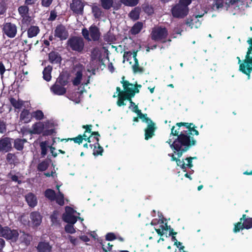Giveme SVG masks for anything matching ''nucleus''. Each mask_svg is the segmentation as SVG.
<instances>
[{
	"mask_svg": "<svg viewBox=\"0 0 252 252\" xmlns=\"http://www.w3.org/2000/svg\"><path fill=\"white\" fill-rule=\"evenodd\" d=\"M121 83L123 84L124 91H121L119 87L117 88L116 93H118V96L117 104L119 106H125L126 105V103H125V100H128L130 101L129 108L133 112L136 113L137 116L142 122L147 123L148 125L147 127L145 130V139L148 140L154 135V132L156 128L155 124L147 117L146 114H143L141 110L138 109L137 105L131 100V98L134 97L135 93H139V89L141 88V85H136L134 86L128 81H125L124 77L122 78Z\"/></svg>",
	"mask_w": 252,
	"mask_h": 252,
	"instance_id": "obj_1",
	"label": "nucleus"
},
{
	"mask_svg": "<svg viewBox=\"0 0 252 252\" xmlns=\"http://www.w3.org/2000/svg\"><path fill=\"white\" fill-rule=\"evenodd\" d=\"M191 125L192 123H178L171 128V133L166 143L175 154L177 153L178 157H181L184 152L196 144L195 140L187 135L186 130L181 128L182 126L191 127Z\"/></svg>",
	"mask_w": 252,
	"mask_h": 252,
	"instance_id": "obj_2",
	"label": "nucleus"
},
{
	"mask_svg": "<svg viewBox=\"0 0 252 252\" xmlns=\"http://www.w3.org/2000/svg\"><path fill=\"white\" fill-rule=\"evenodd\" d=\"M251 30L252 31V27H251ZM248 42L251 46L244 62L241 63L240 58L237 57V58L238 60V63L240 64L239 70L247 75L249 79L250 78V73L252 71V38L249 39Z\"/></svg>",
	"mask_w": 252,
	"mask_h": 252,
	"instance_id": "obj_3",
	"label": "nucleus"
},
{
	"mask_svg": "<svg viewBox=\"0 0 252 252\" xmlns=\"http://www.w3.org/2000/svg\"><path fill=\"white\" fill-rule=\"evenodd\" d=\"M191 3V0H179L178 3L171 8L172 16L176 18H184L189 13L188 6Z\"/></svg>",
	"mask_w": 252,
	"mask_h": 252,
	"instance_id": "obj_4",
	"label": "nucleus"
},
{
	"mask_svg": "<svg viewBox=\"0 0 252 252\" xmlns=\"http://www.w3.org/2000/svg\"><path fill=\"white\" fill-rule=\"evenodd\" d=\"M137 52H133L128 51L124 53V62L126 61L129 62V64H132V67L134 72H142V68L139 66L138 60L136 58Z\"/></svg>",
	"mask_w": 252,
	"mask_h": 252,
	"instance_id": "obj_5",
	"label": "nucleus"
},
{
	"mask_svg": "<svg viewBox=\"0 0 252 252\" xmlns=\"http://www.w3.org/2000/svg\"><path fill=\"white\" fill-rule=\"evenodd\" d=\"M168 156L171 158V160L176 161L177 165L183 169L184 172L186 171L187 168L190 169L193 166L192 160L196 158V157H189L181 160L178 159L180 157H178L177 153L175 154L174 152L173 154H169Z\"/></svg>",
	"mask_w": 252,
	"mask_h": 252,
	"instance_id": "obj_6",
	"label": "nucleus"
},
{
	"mask_svg": "<svg viewBox=\"0 0 252 252\" xmlns=\"http://www.w3.org/2000/svg\"><path fill=\"white\" fill-rule=\"evenodd\" d=\"M201 7L202 9V11L201 12H199L198 14H196L195 16H193L192 17L189 18L186 22V25L189 27H190L191 29H197L199 28L200 26L201 23L198 19V18H200L202 17L205 13H206L207 12V7L201 5Z\"/></svg>",
	"mask_w": 252,
	"mask_h": 252,
	"instance_id": "obj_7",
	"label": "nucleus"
},
{
	"mask_svg": "<svg viewBox=\"0 0 252 252\" xmlns=\"http://www.w3.org/2000/svg\"><path fill=\"white\" fill-rule=\"evenodd\" d=\"M19 233L17 230L11 229L8 226L3 227L0 224V236L13 242L18 240Z\"/></svg>",
	"mask_w": 252,
	"mask_h": 252,
	"instance_id": "obj_8",
	"label": "nucleus"
},
{
	"mask_svg": "<svg viewBox=\"0 0 252 252\" xmlns=\"http://www.w3.org/2000/svg\"><path fill=\"white\" fill-rule=\"evenodd\" d=\"M82 33L84 38L88 41L92 40L96 41L99 39L100 37V32L98 28L94 25L89 28V30L87 29H83Z\"/></svg>",
	"mask_w": 252,
	"mask_h": 252,
	"instance_id": "obj_9",
	"label": "nucleus"
},
{
	"mask_svg": "<svg viewBox=\"0 0 252 252\" xmlns=\"http://www.w3.org/2000/svg\"><path fill=\"white\" fill-rule=\"evenodd\" d=\"M252 228V218L247 217L246 215H243L240 219V221L235 224L233 231L235 233H237L241 229H249Z\"/></svg>",
	"mask_w": 252,
	"mask_h": 252,
	"instance_id": "obj_10",
	"label": "nucleus"
},
{
	"mask_svg": "<svg viewBox=\"0 0 252 252\" xmlns=\"http://www.w3.org/2000/svg\"><path fill=\"white\" fill-rule=\"evenodd\" d=\"M168 35L166 28L161 27L153 28L151 33V38L155 41H161L164 42Z\"/></svg>",
	"mask_w": 252,
	"mask_h": 252,
	"instance_id": "obj_11",
	"label": "nucleus"
},
{
	"mask_svg": "<svg viewBox=\"0 0 252 252\" xmlns=\"http://www.w3.org/2000/svg\"><path fill=\"white\" fill-rule=\"evenodd\" d=\"M2 31L4 35L12 38L16 35L17 27L15 24L10 22L4 23L2 26Z\"/></svg>",
	"mask_w": 252,
	"mask_h": 252,
	"instance_id": "obj_12",
	"label": "nucleus"
},
{
	"mask_svg": "<svg viewBox=\"0 0 252 252\" xmlns=\"http://www.w3.org/2000/svg\"><path fill=\"white\" fill-rule=\"evenodd\" d=\"M67 42L68 46L74 51L81 52L84 48L83 39L81 37H73Z\"/></svg>",
	"mask_w": 252,
	"mask_h": 252,
	"instance_id": "obj_13",
	"label": "nucleus"
},
{
	"mask_svg": "<svg viewBox=\"0 0 252 252\" xmlns=\"http://www.w3.org/2000/svg\"><path fill=\"white\" fill-rule=\"evenodd\" d=\"M76 214H78L72 208L70 207H66L65 212L63 215V219L68 223L74 224L77 219V217L75 215Z\"/></svg>",
	"mask_w": 252,
	"mask_h": 252,
	"instance_id": "obj_14",
	"label": "nucleus"
},
{
	"mask_svg": "<svg viewBox=\"0 0 252 252\" xmlns=\"http://www.w3.org/2000/svg\"><path fill=\"white\" fill-rule=\"evenodd\" d=\"M43 136L51 135L56 133V123L53 120L43 122Z\"/></svg>",
	"mask_w": 252,
	"mask_h": 252,
	"instance_id": "obj_15",
	"label": "nucleus"
},
{
	"mask_svg": "<svg viewBox=\"0 0 252 252\" xmlns=\"http://www.w3.org/2000/svg\"><path fill=\"white\" fill-rule=\"evenodd\" d=\"M151 224L156 225L155 229L158 234L160 236L163 235L164 233L167 232L169 229L167 223L162 220H159L157 224L155 220H152Z\"/></svg>",
	"mask_w": 252,
	"mask_h": 252,
	"instance_id": "obj_16",
	"label": "nucleus"
},
{
	"mask_svg": "<svg viewBox=\"0 0 252 252\" xmlns=\"http://www.w3.org/2000/svg\"><path fill=\"white\" fill-rule=\"evenodd\" d=\"M11 139L9 137L0 138V152L6 153L12 149Z\"/></svg>",
	"mask_w": 252,
	"mask_h": 252,
	"instance_id": "obj_17",
	"label": "nucleus"
},
{
	"mask_svg": "<svg viewBox=\"0 0 252 252\" xmlns=\"http://www.w3.org/2000/svg\"><path fill=\"white\" fill-rule=\"evenodd\" d=\"M70 7L74 13L78 15L83 14L84 4L81 0H72Z\"/></svg>",
	"mask_w": 252,
	"mask_h": 252,
	"instance_id": "obj_18",
	"label": "nucleus"
},
{
	"mask_svg": "<svg viewBox=\"0 0 252 252\" xmlns=\"http://www.w3.org/2000/svg\"><path fill=\"white\" fill-rule=\"evenodd\" d=\"M18 12L22 17V22L28 24L31 21V17L28 15L29 8L27 6L22 5L18 8Z\"/></svg>",
	"mask_w": 252,
	"mask_h": 252,
	"instance_id": "obj_19",
	"label": "nucleus"
},
{
	"mask_svg": "<svg viewBox=\"0 0 252 252\" xmlns=\"http://www.w3.org/2000/svg\"><path fill=\"white\" fill-rule=\"evenodd\" d=\"M55 36L59 38L61 40H64L67 38L68 33L64 26L60 25L55 30Z\"/></svg>",
	"mask_w": 252,
	"mask_h": 252,
	"instance_id": "obj_20",
	"label": "nucleus"
},
{
	"mask_svg": "<svg viewBox=\"0 0 252 252\" xmlns=\"http://www.w3.org/2000/svg\"><path fill=\"white\" fill-rule=\"evenodd\" d=\"M32 240V237L23 232L19 233L18 240L19 243L23 246H27L30 245Z\"/></svg>",
	"mask_w": 252,
	"mask_h": 252,
	"instance_id": "obj_21",
	"label": "nucleus"
},
{
	"mask_svg": "<svg viewBox=\"0 0 252 252\" xmlns=\"http://www.w3.org/2000/svg\"><path fill=\"white\" fill-rule=\"evenodd\" d=\"M43 122H37L34 123L32 126L30 133L33 134H40L43 135Z\"/></svg>",
	"mask_w": 252,
	"mask_h": 252,
	"instance_id": "obj_22",
	"label": "nucleus"
},
{
	"mask_svg": "<svg viewBox=\"0 0 252 252\" xmlns=\"http://www.w3.org/2000/svg\"><path fill=\"white\" fill-rule=\"evenodd\" d=\"M75 70L77 72L76 77L73 81V83L74 85L77 86L81 83V80L82 79L83 71L84 69L82 65L78 64L76 65Z\"/></svg>",
	"mask_w": 252,
	"mask_h": 252,
	"instance_id": "obj_23",
	"label": "nucleus"
},
{
	"mask_svg": "<svg viewBox=\"0 0 252 252\" xmlns=\"http://www.w3.org/2000/svg\"><path fill=\"white\" fill-rule=\"evenodd\" d=\"M32 119V113L27 109H24L20 115V122L27 124L31 122Z\"/></svg>",
	"mask_w": 252,
	"mask_h": 252,
	"instance_id": "obj_24",
	"label": "nucleus"
},
{
	"mask_svg": "<svg viewBox=\"0 0 252 252\" xmlns=\"http://www.w3.org/2000/svg\"><path fill=\"white\" fill-rule=\"evenodd\" d=\"M51 91L56 95H62L66 93V89L64 86H61L58 84L55 83L51 87Z\"/></svg>",
	"mask_w": 252,
	"mask_h": 252,
	"instance_id": "obj_25",
	"label": "nucleus"
},
{
	"mask_svg": "<svg viewBox=\"0 0 252 252\" xmlns=\"http://www.w3.org/2000/svg\"><path fill=\"white\" fill-rule=\"evenodd\" d=\"M83 127L84 128L87 127L86 129L85 132L84 134L83 135V137L81 135H79L77 137L73 138V140L75 143L80 144V143H82L83 139H85V140L87 139L88 141L89 142H91V140H90L91 137L90 136L88 137L86 133H91V128H90L89 126L88 125L86 126H84Z\"/></svg>",
	"mask_w": 252,
	"mask_h": 252,
	"instance_id": "obj_26",
	"label": "nucleus"
},
{
	"mask_svg": "<svg viewBox=\"0 0 252 252\" xmlns=\"http://www.w3.org/2000/svg\"><path fill=\"white\" fill-rule=\"evenodd\" d=\"M92 134H94V135H95L97 136H99L98 134V133L97 132H94L92 133ZM94 138L95 139L96 141L97 142L96 143V145L94 146L92 144H90V146L91 147V148H93L94 147V155L101 154V153L103 152V149L101 146H99V144L98 143V136L94 137Z\"/></svg>",
	"mask_w": 252,
	"mask_h": 252,
	"instance_id": "obj_27",
	"label": "nucleus"
},
{
	"mask_svg": "<svg viewBox=\"0 0 252 252\" xmlns=\"http://www.w3.org/2000/svg\"><path fill=\"white\" fill-rule=\"evenodd\" d=\"M26 200L31 207H35L37 203V200L36 196L32 193H29L26 195Z\"/></svg>",
	"mask_w": 252,
	"mask_h": 252,
	"instance_id": "obj_28",
	"label": "nucleus"
},
{
	"mask_svg": "<svg viewBox=\"0 0 252 252\" xmlns=\"http://www.w3.org/2000/svg\"><path fill=\"white\" fill-rule=\"evenodd\" d=\"M30 218L33 225L35 226L39 225L41 222V217L40 214L36 212H32Z\"/></svg>",
	"mask_w": 252,
	"mask_h": 252,
	"instance_id": "obj_29",
	"label": "nucleus"
},
{
	"mask_svg": "<svg viewBox=\"0 0 252 252\" xmlns=\"http://www.w3.org/2000/svg\"><path fill=\"white\" fill-rule=\"evenodd\" d=\"M37 249L38 252H51L52 247L48 242H41L39 243Z\"/></svg>",
	"mask_w": 252,
	"mask_h": 252,
	"instance_id": "obj_30",
	"label": "nucleus"
},
{
	"mask_svg": "<svg viewBox=\"0 0 252 252\" xmlns=\"http://www.w3.org/2000/svg\"><path fill=\"white\" fill-rule=\"evenodd\" d=\"M40 32L38 27L32 26L27 30L28 37L32 38L36 36Z\"/></svg>",
	"mask_w": 252,
	"mask_h": 252,
	"instance_id": "obj_31",
	"label": "nucleus"
},
{
	"mask_svg": "<svg viewBox=\"0 0 252 252\" xmlns=\"http://www.w3.org/2000/svg\"><path fill=\"white\" fill-rule=\"evenodd\" d=\"M27 142L26 139L16 138L14 140V147L18 151L23 149L24 145Z\"/></svg>",
	"mask_w": 252,
	"mask_h": 252,
	"instance_id": "obj_32",
	"label": "nucleus"
},
{
	"mask_svg": "<svg viewBox=\"0 0 252 252\" xmlns=\"http://www.w3.org/2000/svg\"><path fill=\"white\" fill-rule=\"evenodd\" d=\"M49 59L52 63H58L61 61V58L58 53L54 52L49 54Z\"/></svg>",
	"mask_w": 252,
	"mask_h": 252,
	"instance_id": "obj_33",
	"label": "nucleus"
},
{
	"mask_svg": "<svg viewBox=\"0 0 252 252\" xmlns=\"http://www.w3.org/2000/svg\"><path fill=\"white\" fill-rule=\"evenodd\" d=\"M91 58L93 61H96V62L101 61V52L98 48H95L92 51Z\"/></svg>",
	"mask_w": 252,
	"mask_h": 252,
	"instance_id": "obj_34",
	"label": "nucleus"
},
{
	"mask_svg": "<svg viewBox=\"0 0 252 252\" xmlns=\"http://www.w3.org/2000/svg\"><path fill=\"white\" fill-rule=\"evenodd\" d=\"M141 9L139 7H135L129 13V17L133 20H136L139 17Z\"/></svg>",
	"mask_w": 252,
	"mask_h": 252,
	"instance_id": "obj_35",
	"label": "nucleus"
},
{
	"mask_svg": "<svg viewBox=\"0 0 252 252\" xmlns=\"http://www.w3.org/2000/svg\"><path fill=\"white\" fill-rule=\"evenodd\" d=\"M52 70V67L48 65L43 71V78L47 81H49L51 79V73Z\"/></svg>",
	"mask_w": 252,
	"mask_h": 252,
	"instance_id": "obj_36",
	"label": "nucleus"
},
{
	"mask_svg": "<svg viewBox=\"0 0 252 252\" xmlns=\"http://www.w3.org/2000/svg\"><path fill=\"white\" fill-rule=\"evenodd\" d=\"M142 28L143 23L142 22H138L133 26L130 30V32L132 34H136L141 31Z\"/></svg>",
	"mask_w": 252,
	"mask_h": 252,
	"instance_id": "obj_37",
	"label": "nucleus"
},
{
	"mask_svg": "<svg viewBox=\"0 0 252 252\" xmlns=\"http://www.w3.org/2000/svg\"><path fill=\"white\" fill-rule=\"evenodd\" d=\"M32 118L37 121H41L44 118L43 112L40 110H36L32 112Z\"/></svg>",
	"mask_w": 252,
	"mask_h": 252,
	"instance_id": "obj_38",
	"label": "nucleus"
},
{
	"mask_svg": "<svg viewBox=\"0 0 252 252\" xmlns=\"http://www.w3.org/2000/svg\"><path fill=\"white\" fill-rule=\"evenodd\" d=\"M10 101L11 105L16 109H21L24 104V102L22 100H17L14 98H11Z\"/></svg>",
	"mask_w": 252,
	"mask_h": 252,
	"instance_id": "obj_39",
	"label": "nucleus"
},
{
	"mask_svg": "<svg viewBox=\"0 0 252 252\" xmlns=\"http://www.w3.org/2000/svg\"><path fill=\"white\" fill-rule=\"evenodd\" d=\"M57 189L59 190L60 186L57 185ZM55 199L57 203L60 205H63L64 204L63 195L59 191V193L57 196H55Z\"/></svg>",
	"mask_w": 252,
	"mask_h": 252,
	"instance_id": "obj_40",
	"label": "nucleus"
},
{
	"mask_svg": "<svg viewBox=\"0 0 252 252\" xmlns=\"http://www.w3.org/2000/svg\"><path fill=\"white\" fill-rule=\"evenodd\" d=\"M139 0H120L122 3L126 6H134L136 5Z\"/></svg>",
	"mask_w": 252,
	"mask_h": 252,
	"instance_id": "obj_41",
	"label": "nucleus"
},
{
	"mask_svg": "<svg viewBox=\"0 0 252 252\" xmlns=\"http://www.w3.org/2000/svg\"><path fill=\"white\" fill-rule=\"evenodd\" d=\"M101 3L103 8L109 9L112 6L113 0H101Z\"/></svg>",
	"mask_w": 252,
	"mask_h": 252,
	"instance_id": "obj_42",
	"label": "nucleus"
},
{
	"mask_svg": "<svg viewBox=\"0 0 252 252\" xmlns=\"http://www.w3.org/2000/svg\"><path fill=\"white\" fill-rule=\"evenodd\" d=\"M40 147L41 150V154L44 157L47 153L48 142L47 141L41 142L40 143Z\"/></svg>",
	"mask_w": 252,
	"mask_h": 252,
	"instance_id": "obj_43",
	"label": "nucleus"
},
{
	"mask_svg": "<svg viewBox=\"0 0 252 252\" xmlns=\"http://www.w3.org/2000/svg\"><path fill=\"white\" fill-rule=\"evenodd\" d=\"M196 127L193 124L191 126V127H187L188 128L187 130H186V133H187V135H189V136H190V134L198 135L199 134V132L195 129Z\"/></svg>",
	"mask_w": 252,
	"mask_h": 252,
	"instance_id": "obj_44",
	"label": "nucleus"
},
{
	"mask_svg": "<svg viewBox=\"0 0 252 252\" xmlns=\"http://www.w3.org/2000/svg\"><path fill=\"white\" fill-rule=\"evenodd\" d=\"M45 196L51 200L55 199V192L51 189H48L45 192Z\"/></svg>",
	"mask_w": 252,
	"mask_h": 252,
	"instance_id": "obj_45",
	"label": "nucleus"
},
{
	"mask_svg": "<svg viewBox=\"0 0 252 252\" xmlns=\"http://www.w3.org/2000/svg\"><path fill=\"white\" fill-rule=\"evenodd\" d=\"M173 229H171L170 230V231H169V235H172V241L174 242V244L177 247V248H178L179 249V248L180 247H181L182 246V243L180 242H178L177 241V240L176 239L175 236H174V235H176L177 234L176 232H173Z\"/></svg>",
	"mask_w": 252,
	"mask_h": 252,
	"instance_id": "obj_46",
	"label": "nucleus"
},
{
	"mask_svg": "<svg viewBox=\"0 0 252 252\" xmlns=\"http://www.w3.org/2000/svg\"><path fill=\"white\" fill-rule=\"evenodd\" d=\"M49 166V162L47 160H44L40 163L38 165V169L40 171H45Z\"/></svg>",
	"mask_w": 252,
	"mask_h": 252,
	"instance_id": "obj_47",
	"label": "nucleus"
},
{
	"mask_svg": "<svg viewBox=\"0 0 252 252\" xmlns=\"http://www.w3.org/2000/svg\"><path fill=\"white\" fill-rule=\"evenodd\" d=\"M55 83L58 84L61 86H65L67 83V81L63 75H60L57 79V81Z\"/></svg>",
	"mask_w": 252,
	"mask_h": 252,
	"instance_id": "obj_48",
	"label": "nucleus"
},
{
	"mask_svg": "<svg viewBox=\"0 0 252 252\" xmlns=\"http://www.w3.org/2000/svg\"><path fill=\"white\" fill-rule=\"evenodd\" d=\"M92 12L95 18H99L101 14V11L100 8L97 6H93Z\"/></svg>",
	"mask_w": 252,
	"mask_h": 252,
	"instance_id": "obj_49",
	"label": "nucleus"
},
{
	"mask_svg": "<svg viewBox=\"0 0 252 252\" xmlns=\"http://www.w3.org/2000/svg\"><path fill=\"white\" fill-rule=\"evenodd\" d=\"M101 244L103 250L105 252L111 251L113 247V245H111L109 242H104L101 243Z\"/></svg>",
	"mask_w": 252,
	"mask_h": 252,
	"instance_id": "obj_50",
	"label": "nucleus"
},
{
	"mask_svg": "<svg viewBox=\"0 0 252 252\" xmlns=\"http://www.w3.org/2000/svg\"><path fill=\"white\" fill-rule=\"evenodd\" d=\"M73 224L72 223H68L65 226V230L67 233L73 234L75 232Z\"/></svg>",
	"mask_w": 252,
	"mask_h": 252,
	"instance_id": "obj_51",
	"label": "nucleus"
},
{
	"mask_svg": "<svg viewBox=\"0 0 252 252\" xmlns=\"http://www.w3.org/2000/svg\"><path fill=\"white\" fill-rule=\"evenodd\" d=\"M50 218L53 224H56L58 223L59 214L58 212H54Z\"/></svg>",
	"mask_w": 252,
	"mask_h": 252,
	"instance_id": "obj_52",
	"label": "nucleus"
},
{
	"mask_svg": "<svg viewBox=\"0 0 252 252\" xmlns=\"http://www.w3.org/2000/svg\"><path fill=\"white\" fill-rule=\"evenodd\" d=\"M6 131V126L5 123L2 121H0V133H4Z\"/></svg>",
	"mask_w": 252,
	"mask_h": 252,
	"instance_id": "obj_53",
	"label": "nucleus"
},
{
	"mask_svg": "<svg viewBox=\"0 0 252 252\" xmlns=\"http://www.w3.org/2000/svg\"><path fill=\"white\" fill-rule=\"evenodd\" d=\"M116 239V237L113 233H108L106 235V240L107 241H112Z\"/></svg>",
	"mask_w": 252,
	"mask_h": 252,
	"instance_id": "obj_54",
	"label": "nucleus"
},
{
	"mask_svg": "<svg viewBox=\"0 0 252 252\" xmlns=\"http://www.w3.org/2000/svg\"><path fill=\"white\" fill-rule=\"evenodd\" d=\"M68 238L71 243L73 245H76L78 244L79 240H78V239L74 238L71 236H69Z\"/></svg>",
	"mask_w": 252,
	"mask_h": 252,
	"instance_id": "obj_55",
	"label": "nucleus"
},
{
	"mask_svg": "<svg viewBox=\"0 0 252 252\" xmlns=\"http://www.w3.org/2000/svg\"><path fill=\"white\" fill-rule=\"evenodd\" d=\"M53 0H42V5L45 7H48L52 3Z\"/></svg>",
	"mask_w": 252,
	"mask_h": 252,
	"instance_id": "obj_56",
	"label": "nucleus"
},
{
	"mask_svg": "<svg viewBox=\"0 0 252 252\" xmlns=\"http://www.w3.org/2000/svg\"><path fill=\"white\" fill-rule=\"evenodd\" d=\"M5 71V69L3 64L1 62H0V74L1 76H3Z\"/></svg>",
	"mask_w": 252,
	"mask_h": 252,
	"instance_id": "obj_57",
	"label": "nucleus"
},
{
	"mask_svg": "<svg viewBox=\"0 0 252 252\" xmlns=\"http://www.w3.org/2000/svg\"><path fill=\"white\" fill-rule=\"evenodd\" d=\"M37 0H25V3L28 5L34 4Z\"/></svg>",
	"mask_w": 252,
	"mask_h": 252,
	"instance_id": "obj_58",
	"label": "nucleus"
},
{
	"mask_svg": "<svg viewBox=\"0 0 252 252\" xmlns=\"http://www.w3.org/2000/svg\"><path fill=\"white\" fill-rule=\"evenodd\" d=\"M80 239L83 241L84 242H88L90 240L89 238L87 236L85 235L81 236L80 237Z\"/></svg>",
	"mask_w": 252,
	"mask_h": 252,
	"instance_id": "obj_59",
	"label": "nucleus"
},
{
	"mask_svg": "<svg viewBox=\"0 0 252 252\" xmlns=\"http://www.w3.org/2000/svg\"><path fill=\"white\" fill-rule=\"evenodd\" d=\"M108 69L110 70V71H111V72H114V67L111 63H109V64L108 65Z\"/></svg>",
	"mask_w": 252,
	"mask_h": 252,
	"instance_id": "obj_60",
	"label": "nucleus"
},
{
	"mask_svg": "<svg viewBox=\"0 0 252 252\" xmlns=\"http://www.w3.org/2000/svg\"><path fill=\"white\" fill-rule=\"evenodd\" d=\"M44 175L47 177L52 176L53 177H54L55 176H56V174L55 172H53V171L51 172V174L49 173H44Z\"/></svg>",
	"mask_w": 252,
	"mask_h": 252,
	"instance_id": "obj_61",
	"label": "nucleus"
},
{
	"mask_svg": "<svg viewBox=\"0 0 252 252\" xmlns=\"http://www.w3.org/2000/svg\"><path fill=\"white\" fill-rule=\"evenodd\" d=\"M14 155L11 153H9L7 155L6 159L7 160L10 161L14 157Z\"/></svg>",
	"mask_w": 252,
	"mask_h": 252,
	"instance_id": "obj_62",
	"label": "nucleus"
},
{
	"mask_svg": "<svg viewBox=\"0 0 252 252\" xmlns=\"http://www.w3.org/2000/svg\"><path fill=\"white\" fill-rule=\"evenodd\" d=\"M56 15L55 14L54 12H51V14H50V18H49V19L50 20H55V18H56Z\"/></svg>",
	"mask_w": 252,
	"mask_h": 252,
	"instance_id": "obj_63",
	"label": "nucleus"
},
{
	"mask_svg": "<svg viewBox=\"0 0 252 252\" xmlns=\"http://www.w3.org/2000/svg\"><path fill=\"white\" fill-rule=\"evenodd\" d=\"M55 150V149L54 148H53L52 147H50V150H51V152L52 155L54 157H56L57 156V154L55 153V151H54Z\"/></svg>",
	"mask_w": 252,
	"mask_h": 252,
	"instance_id": "obj_64",
	"label": "nucleus"
}]
</instances>
